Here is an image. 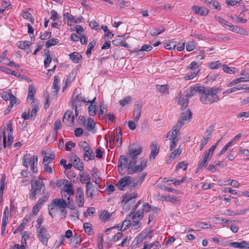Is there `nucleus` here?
Here are the masks:
<instances>
[{"label":"nucleus","mask_w":249,"mask_h":249,"mask_svg":"<svg viewBox=\"0 0 249 249\" xmlns=\"http://www.w3.org/2000/svg\"><path fill=\"white\" fill-rule=\"evenodd\" d=\"M165 30V28L164 27H161L159 28V29H154L150 31V34L153 36H156L160 33L163 32Z\"/></svg>","instance_id":"nucleus-29"},{"label":"nucleus","mask_w":249,"mask_h":249,"mask_svg":"<svg viewBox=\"0 0 249 249\" xmlns=\"http://www.w3.org/2000/svg\"><path fill=\"white\" fill-rule=\"evenodd\" d=\"M177 45V42L175 39H172L169 42L164 43V47L167 50H174Z\"/></svg>","instance_id":"nucleus-27"},{"label":"nucleus","mask_w":249,"mask_h":249,"mask_svg":"<svg viewBox=\"0 0 249 249\" xmlns=\"http://www.w3.org/2000/svg\"><path fill=\"white\" fill-rule=\"evenodd\" d=\"M0 95L1 98L6 102L9 100L10 103H11L12 100H13L14 102L17 103L18 102L17 98L13 95L11 89H9L6 91H3L1 92Z\"/></svg>","instance_id":"nucleus-8"},{"label":"nucleus","mask_w":249,"mask_h":249,"mask_svg":"<svg viewBox=\"0 0 249 249\" xmlns=\"http://www.w3.org/2000/svg\"><path fill=\"white\" fill-rule=\"evenodd\" d=\"M133 199L132 196L131 195L126 193L125 195L122 196V202H124V203H126L129 202L130 200Z\"/></svg>","instance_id":"nucleus-55"},{"label":"nucleus","mask_w":249,"mask_h":249,"mask_svg":"<svg viewBox=\"0 0 249 249\" xmlns=\"http://www.w3.org/2000/svg\"><path fill=\"white\" fill-rule=\"evenodd\" d=\"M73 163V166L75 168L77 169V170H79L80 171V173H82L81 172L84 170V164L82 161L77 162L75 164V163Z\"/></svg>","instance_id":"nucleus-60"},{"label":"nucleus","mask_w":249,"mask_h":249,"mask_svg":"<svg viewBox=\"0 0 249 249\" xmlns=\"http://www.w3.org/2000/svg\"><path fill=\"white\" fill-rule=\"evenodd\" d=\"M51 14L52 16L51 17L50 19L53 21L58 20L61 18V17L59 16L57 12L54 10H52L51 11Z\"/></svg>","instance_id":"nucleus-49"},{"label":"nucleus","mask_w":249,"mask_h":249,"mask_svg":"<svg viewBox=\"0 0 249 249\" xmlns=\"http://www.w3.org/2000/svg\"><path fill=\"white\" fill-rule=\"evenodd\" d=\"M96 108L97 107L96 105H90L88 108L89 114L91 116L95 115L97 112Z\"/></svg>","instance_id":"nucleus-43"},{"label":"nucleus","mask_w":249,"mask_h":249,"mask_svg":"<svg viewBox=\"0 0 249 249\" xmlns=\"http://www.w3.org/2000/svg\"><path fill=\"white\" fill-rule=\"evenodd\" d=\"M147 237L145 232L142 231L136 238L135 241H136V244L138 245L142 241V240Z\"/></svg>","instance_id":"nucleus-32"},{"label":"nucleus","mask_w":249,"mask_h":249,"mask_svg":"<svg viewBox=\"0 0 249 249\" xmlns=\"http://www.w3.org/2000/svg\"><path fill=\"white\" fill-rule=\"evenodd\" d=\"M71 113L72 112L69 110H68L65 112L62 120L64 124H66L67 121L70 120V119L71 117Z\"/></svg>","instance_id":"nucleus-50"},{"label":"nucleus","mask_w":249,"mask_h":249,"mask_svg":"<svg viewBox=\"0 0 249 249\" xmlns=\"http://www.w3.org/2000/svg\"><path fill=\"white\" fill-rule=\"evenodd\" d=\"M64 193H67L70 196L74 194V191L72 188V184L70 183L65 185L64 189Z\"/></svg>","instance_id":"nucleus-30"},{"label":"nucleus","mask_w":249,"mask_h":249,"mask_svg":"<svg viewBox=\"0 0 249 249\" xmlns=\"http://www.w3.org/2000/svg\"><path fill=\"white\" fill-rule=\"evenodd\" d=\"M122 133L121 131L119 132L118 134H117L116 137H117V142H116V145L117 147H120L122 144Z\"/></svg>","instance_id":"nucleus-61"},{"label":"nucleus","mask_w":249,"mask_h":249,"mask_svg":"<svg viewBox=\"0 0 249 249\" xmlns=\"http://www.w3.org/2000/svg\"><path fill=\"white\" fill-rule=\"evenodd\" d=\"M37 156L34 155L29 159V163H31V169L33 173H37Z\"/></svg>","instance_id":"nucleus-13"},{"label":"nucleus","mask_w":249,"mask_h":249,"mask_svg":"<svg viewBox=\"0 0 249 249\" xmlns=\"http://www.w3.org/2000/svg\"><path fill=\"white\" fill-rule=\"evenodd\" d=\"M47 53H45L47 57L46 58V59H45L44 62V67L45 68H47L48 67H49L50 64L51 63V62L52 61V58L50 56V55L49 54V51L47 50Z\"/></svg>","instance_id":"nucleus-42"},{"label":"nucleus","mask_w":249,"mask_h":249,"mask_svg":"<svg viewBox=\"0 0 249 249\" xmlns=\"http://www.w3.org/2000/svg\"><path fill=\"white\" fill-rule=\"evenodd\" d=\"M54 158L55 155L53 154H50L49 156L45 155L43 158V163H49L54 159Z\"/></svg>","instance_id":"nucleus-41"},{"label":"nucleus","mask_w":249,"mask_h":249,"mask_svg":"<svg viewBox=\"0 0 249 249\" xmlns=\"http://www.w3.org/2000/svg\"><path fill=\"white\" fill-rule=\"evenodd\" d=\"M91 224L89 223L86 222L83 224V229L85 232L89 235L91 234V232L92 231Z\"/></svg>","instance_id":"nucleus-35"},{"label":"nucleus","mask_w":249,"mask_h":249,"mask_svg":"<svg viewBox=\"0 0 249 249\" xmlns=\"http://www.w3.org/2000/svg\"><path fill=\"white\" fill-rule=\"evenodd\" d=\"M131 222L130 220L125 219L123 221L122 224V226L123 227V226H124V228L123 229H121L120 230L123 231H125L129 227L131 226Z\"/></svg>","instance_id":"nucleus-54"},{"label":"nucleus","mask_w":249,"mask_h":249,"mask_svg":"<svg viewBox=\"0 0 249 249\" xmlns=\"http://www.w3.org/2000/svg\"><path fill=\"white\" fill-rule=\"evenodd\" d=\"M59 42L57 38H52L47 41L45 43V46L47 48H49L53 46H55Z\"/></svg>","instance_id":"nucleus-31"},{"label":"nucleus","mask_w":249,"mask_h":249,"mask_svg":"<svg viewBox=\"0 0 249 249\" xmlns=\"http://www.w3.org/2000/svg\"><path fill=\"white\" fill-rule=\"evenodd\" d=\"M244 79L243 78V77H239L238 78H236L233 80H232L231 82L229 83L228 84H227V86L228 87H230L234 85L237 84L240 82H243L244 81Z\"/></svg>","instance_id":"nucleus-51"},{"label":"nucleus","mask_w":249,"mask_h":249,"mask_svg":"<svg viewBox=\"0 0 249 249\" xmlns=\"http://www.w3.org/2000/svg\"><path fill=\"white\" fill-rule=\"evenodd\" d=\"M30 156V154H25L23 157V159H22V163H23V165L26 167L27 168H28V165L29 164H30V163H29V157Z\"/></svg>","instance_id":"nucleus-47"},{"label":"nucleus","mask_w":249,"mask_h":249,"mask_svg":"<svg viewBox=\"0 0 249 249\" xmlns=\"http://www.w3.org/2000/svg\"><path fill=\"white\" fill-rule=\"evenodd\" d=\"M22 17L25 19L29 20L32 23H34L35 20L34 18H33L31 14L27 11L23 13Z\"/></svg>","instance_id":"nucleus-40"},{"label":"nucleus","mask_w":249,"mask_h":249,"mask_svg":"<svg viewBox=\"0 0 249 249\" xmlns=\"http://www.w3.org/2000/svg\"><path fill=\"white\" fill-rule=\"evenodd\" d=\"M68 203L64 199L54 198L51 204L48 205L49 213L53 217V213H56L58 211V208L59 209L66 208L67 207Z\"/></svg>","instance_id":"nucleus-4"},{"label":"nucleus","mask_w":249,"mask_h":249,"mask_svg":"<svg viewBox=\"0 0 249 249\" xmlns=\"http://www.w3.org/2000/svg\"><path fill=\"white\" fill-rule=\"evenodd\" d=\"M131 216L132 220H135L136 219L140 220L143 217V212L142 209H140L137 212H135V213H133Z\"/></svg>","instance_id":"nucleus-24"},{"label":"nucleus","mask_w":249,"mask_h":249,"mask_svg":"<svg viewBox=\"0 0 249 249\" xmlns=\"http://www.w3.org/2000/svg\"><path fill=\"white\" fill-rule=\"evenodd\" d=\"M178 141V138H174V139L171 140L169 146L170 150L171 151H172L176 147Z\"/></svg>","instance_id":"nucleus-63"},{"label":"nucleus","mask_w":249,"mask_h":249,"mask_svg":"<svg viewBox=\"0 0 249 249\" xmlns=\"http://www.w3.org/2000/svg\"><path fill=\"white\" fill-rule=\"evenodd\" d=\"M36 233L37 236L40 242L45 246H47L48 241L50 237V235L48 233L46 228L42 225L38 226L37 228Z\"/></svg>","instance_id":"nucleus-6"},{"label":"nucleus","mask_w":249,"mask_h":249,"mask_svg":"<svg viewBox=\"0 0 249 249\" xmlns=\"http://www.w3.org/2000/svg\"><path fill=\"white\" fill-rule=\"evenodd\" d=\"M95 158V155L91 148H89L85 152V153L83 155V159L84 160H86L87 161L89 160H93Z\"/></svg>","instance_id":"nucleus-15"},{"label":"nucleus","mask_w":249,"mask_h":249,"mask_svg":"<svg viewBox=\"0 0 249 249\" xmlns=\"http://www.w3.org/2000/svg\"><path fill=\"white\" fill-rule=\"evenodd\" d=\"M174 126L172 127L171 131H170L167 134L166 138L172 140L174 138H177V134L179 132L174 131Z\"/></svg>","instance_id":"nucleus-38"},{"label":"nucleus","mask_w":249,"mask_h":249,"mask_svg":"<svg viewBox=\"0 0 249 249\" xmlns=\"http://www.w3.org/2000/svg\"><path fill=\"white\" fill-rule=\"evenodd\" d=\"M71 240L74 243V248H78L82 241L81 238V235L76 234L74 235V237L71 239Z\"/></svg>","instance_id":"nucleus-28"},{"label":"nucleus","mask_w":249,"mask_h":249,"mask_svg":"<svg viewBox=\"0 0 249 249\" xmlns=\"http://www.w3.org/2000/svg\"><path fill=\"white\" fill-rule=\"evenodd\" d=\"M122 162L123 163V165H124L125 167H126L128 162V159L124 155H121L118 161V165H119V162Z\"/></svg>","instance_id":"nucleus-53"},{"label":"nucleus","mask_w":249,"mask_h":249,"mask_svg":"<svg viewBox=\"0 0 249 249\" xmlns=\"http://www.w3.org/2000/svg\"><path fill=\"white\" fill-rule=\"evenodd\" d=\"M133 221V224L131 225V228L133 230H137L138 228H139L141 225L142 223L140 222V220H132Z\"/></svg>","instance_id":"nucleus-46"},{"label":"nucleus","mask_w":249,"mask_h":249,"mask_svg":"<svg viewBox=\"0 0 249 249\" xmlns=\"http://www.w3.org/2000/svg\"><path fill=\"white\" fill-rule=\"evenodd\" d=\"M18 48L21 49H25L27 47H29L31 45L30 41H18L17 43Z\"/></svg>","instance_id":"nucleus-36"},{"label":"nucleus","mask_w":249,"mask_h":249,"mask_svg":"<svg viewBox=\"0 0 249 249\" xmlns=\"http://www.w3.org/2000/svg\"><path fill=\"white\" fill-rule=\"evenodd\" d=\"M215 18L218 21L225 29L230 30V27L231 23L225 20L222 17L218 16H215Z\"/></svg>","instance_id":"nucleus-21"},{"label":"nucleus","mask_w":249,"mask_h":249,"mask_svg":"<svg viewBox=\"0 0 249 249\" xmlns=\"http://www.w3.org/2000/svg\"><path fill=\"white\" fill-rule=\"evenodd\" d=\"M194 13L201 16H207L209 13V10L205 7H200L197 5H194L192 8Z\"/></svg>","instance_id":"nucleus-10"},{"label":"nucleus","mask_w":249,"mask_h":249,"mask_svg":"<svg viewBox=\"0 0 249 249\" xmlns=\"http://www.w3.org/2000/svg\"><path fill=\"white\" fill-rule=\"evenodd\" d=\"M50 193L49 192H46L45 194V195H44L42 197H41L37 201V202L36 203L37 204H38L40 206H42L44 202H45L48 198L50 196Z\"/></svg>","instance_id":"nucleus-37"},{"label":"nucleus","mask_w":249,"mask_h":249,"mask_svg":"<svg viewBox=\"0 0 249 249\" xmlns=\"http://www.w3.org/2000/svg\"><path fill=\"white\" fill-rule=\"evenodd\" d=\"M161 198L166 201L171 202L173 203H174L178 200V198L174 196H162Z\"/></svg>","instance_id":"nucleus-56"},{"label":"nucleus","mask_w":249,"mask_h":249,"mask_svg":"<svg viewBox=\"0 0 249 249\" xmlns=\"http://www.w3.org/2000/svg\"><path fill=\"white\" fill-rule=\"evenodd\" d=\"M232 142H229L227 144H226L224 147L222 149L219 154L217 155V156L219 157L223 155L228 149V148L232 144Z\"/></svg>","instance_id":"nucleus-59"},{"label":"nucleus","mask_w":249,"mask_h":249,"mask_svg":"<svg viewBox=\"0 0 249 249\" xmlns=\"http://www.w3.org/2000/svg\"><path fill=\"white\" fill-rule=\"evenodd\" d=\"M181 150L179 148L176 149L174 152H172L170 155V158L175 159L178 156L180 155Z\"/></svg>","instance_id":"nucleus-62"},{"label":"nucleus","mask_w":249,"mask_h":249,"mask_svg":"<svg viewBox=\"0 0 249 249\" xmlns=\"http://www.w3.org/2000/svg\"><path fill=\"white\" fill-rule=\"evenodd\" d=\"M143 170L142 168L140 165H134L132 167H127V173L128 174L132 175L137 172H142Z\"/></svg>","instance_id":"nucleus-18"},{"label":"nucleus","mask_w":249,"mask_h":249,"mask_svg":"<svg viewBox=\"0 0 249 249\" xmlns=\"http://www.w3.org/2000/svg\"><path fill=\"white\" fill-rule=\"evenodd\" d=\"M31 183V187L30 190L29 198L30 200H35L37 192L43 194L45 193L46 187L45 183L39 180H36L34 182L32 180Z\"/></svg>","instance_id":"nucleus-2"},{"label":"nucleus","mask_w":249,"mask_h":249,"mask_svg":"<svg viewBox=\"0 0 249 249\" xmlns=\"http://www.w3.org/2000/svg\"><path fill=\"white\" fill-rule=\"evenodd\" d=\"M6 127L0 128V141L1 139V135L3 136V146L4 148L6 147Z\"/></svg>","instance_id":"nucleus-26"},{"label":"nucleus","mask_w":249,"mask_h":249,"mask_svg":"<svg viewBox=\"0 0 249 249\" xmlns=\"http://www.w3.org/2000/svg\"><path fill=\"white\" fill-rule=\"evenodd\" d=\"M212 93L207 87H203L202 89L199 90L200 101L205 105L217 102L220 100L218 96Z\"/></svg>","instance_id":"nucleus-1"},{"label":"nucleus","mask_w":249,"mask_h":249,"mask_svg":"<svg viewBox=\"0 0 249 249\" xmlns=\"http://www.w3.org/2000/svg\"><path fill=\"white\" fill-rule=\"evenodd\" d=\"M131 98L130 96H126L122 100L119 101V104L123 107L125 106L131 101Z\"/></svg>","instance_id":"nucleus-48"},{"label":"nucleus","mask_w":249,"mask_h":249,"mask_svg":"<svg viewBox=\"0 0 249 249\" xmlns=\"http://www.w3.org/2000/svg\"><path fill=\"white\" fill-rule=\"evenodd\" d=\"M142 150V147L141 145H137L133 144L129 146L128 153L129 157H136L140 154Z\"/></svg>","instance_id":"nucleus-7"},{"label":"nucleus","mask_w":249,"mask_h":249,"mask_svg":"<svg viewBox=\"0 0 249 249\" xmlns=\"http://www.w3.org/2000/svg\"><path fill=\"white\" fill-rule=\"evenodd\" d=\"M112 43L114 46H121L126 48L130 47V45L127 43L125 40H123L120 38L113 40Z\"/></svg>","instance_id":"nucleus-16"},{"label":"nucleus","mask_w":249,"mask_h":249,"mask_svg":"<svg viewBox=\"0 0 249 249\" xmlns=\"http://www.w3.org/2000/svg\"><path fill=\"white\" fill-rule=\"evenodd\" d=\"M80 181L82 184L86 183V195L88 197L92 198L94 187L91 182V178L87 172L79 173Z\"/></svg>","instance_id":"nucleus-3"},{"label":"nucleus","mask_w":249,"mask_h":249,"mask_svg":"<svg viewBox=\"0 0 249 249\" xmlns=\"http://www.w3.org/2000/svg\"><path fill=\"white\" fill-rule=\"evenodd\" d=\"M236 70V68L234 67H229L227 65H223V71L227 73L231 74V73H234Z\"/></svg>","instance_id":"nucleus-39"},{"label":"nucleus","mask_w":249,"mask_h":249,"mask_svg":"<svg viewBox=\"0 0 249 249\" xmlns=\"http://www.w3.org/2000/svg\"><path fill=\"white\" fill-rule=\"evenodd\" d=\"M188 164L186 163L185 161H180L178 163L177 165L176 169H180L182 168L183 171H185L187 168Z\"/></svg>","instance_id":"nucleus-58"},{"label":"nucleus","mask_w":249,"mask_h":249,"mask_svg":"<svg viewBox=\"0 0 249 249\" xmlns=\"http://www.w3.org/2000/svg\"><path fill=\"white\" fill-rule=\"evenodd\" d=\"M152 206L149 205L148 203L144 202L142 205V211L143 212H149L151 210Z\"/></svg>","instance_id":"nucleus-64"},{"label":"nucleus","mask_w":249,"mask_h":249,"mask_svg":"<svg viewBox=\"0 0 249 249\" xmlns=\"http://www.w3.org/2000/svg\"><path fill=\"white\" fill-rule=\"evenodd\" d=\"M195 43L194 41H189L186 44V50L188 52L192 51L195 49Z\"/></svg>","instance_id":"nucleus-57"},{"label":"nucleus","mask_w":249,"mask_h":249,"mask_svg":"<svg viewBox=\"0 0 249 249\" xmlns=\"http://www.w3.org/2000/svg\"><path fill=\"white\" fill-rule=\"evenodd\" d=\"M249 245L246 241H242L241 242H232L230 244V247H233L235 248L243 249L246 248L247 246Z\"/></svg>","instance_id":"nucleus-17"},{"label":"nucleus","mask_w":249,"mask_h":249,"mask_svg":"<svg viewBox=\"0 0 249 249\" xmlns=\"http://www.w3.org/2000/svg\"><path fill=\"white\" fill-rule=\"evenodd\" d=\"M69 56L70 59L74 63H78L82 58V55L77 52L71 53Z\"/></svg>","instance_id":"nucleus-19"},{"label":"nucleus","mask_w":249,"mask_h":249,"mask_svg":"<svg viewBox=\"0 0 249 249\" xmlns=\"http://www.w3.org/2000/svg\"><path fill=\"white\" fill-rule=\"evenodd\" d=\"M72 236V231L70 230H68L65 232L64 235H62L61 236V242H59L56 246V247H59L61 245L65 240V238H70Z\"/></svg>","instance_id":"nucleus-23"},{"label":"nucleus","mask_w":249,"mask_h":249,"mask_svg":"<svg viewBox=\"0 0 249 249\" xmlns=\"http://www.w3.org/2000/svg\"><path fill=\"white\" fill-rule=\"evenodd\" d=\"M192 117V113L190 109L181 114L180 118L178 120L177 124L174 126V131L179 132L183 125L187 120H190Z\"/></svg>","instance_id":"nucleus-5"},{"label":"nucleus","mask_w":249,"mask_h":249,"mask_svg":"<svg viewBox=\"0 0 249 249\" xmlns=\"http://www.w3.org/2000/svg\"><path fill=\"white\" fill-rule=\"evenodd\" d=\"M95 127V123L94 122L93 119L91 118H88V123L87 126V129L88 131H90L94 129Z\"/></svg>","instance_id":"nucleus-33"},{"label":"nucleus","mask_w":249,"mask_h":249,"mask_svg":"<svg viewBox=\"0 0 249 249\" xmlns=\"http://www.w3.org/2000/svg\"><path fill=\"white\" fill-rule=\"evenodd\" d=\"M131 177L130 176H126L118 181L116 186L119 190L123 191L124 188L131 183Z\"/></svg>","instance_id":"nucleus-9"},{"label":"nucleus","mask_w":249,"mask_h":249,"mask_svg":"<svg viewBox=\"0 0 249 249\" xmlns=\"http://www.w3.org/2000/svg\"><path fill=\"white\" fill-rule=\"evenodd\" d=\"M142 108V105L140 102L136 103L134 106L133 116L135 122H138L140 118Z\"/></svg>","instance_id":"nucleus-12"},{"label":"nucleus","mask_w":249,"mask_h":249,"mask_svg":"<svg viewBox=\"0 0 249 249\" xmlns=\"http://www.w3.org/2000/svg\"><path fill=\"white\" fill-rule=\"evenodd\" d=\"M221 65V63L219 61H216L209 63V67L211 69H218Z\"/></svg>","instance_id":"nucleus-52"},{"label":"nucleus","mask_w":249,"mask_h":249,"mask_svg":"<svg viewBox=\"0 0 249 249\" xmlns=\"http://www.w3.org/2000/svg\"><path fill=\"white\" fill-rule=\"evenodd\" d=\"M150 148L151 150L150 154L149 155V160H154L156 156L158 154L159 152V148L158 147L157 143H152L150 145Z\"/></svg>","instance_id":"nucleus-14"},{"label":"nucleus","mask_w":249,"mask_h":249,"mask_svg":"<svg viewBox=\"0 0 249 249\" xmlns=\"http://www.w3.org/2000/svg\"><path fill=\"white\" fill-rule=\"evenodd\" d=\"M203 87H201L198 84L194 85L186 90V96L187 98H191L196 92L199 94V90L202 89Z\"/></svg>","instance_id":"nucleus-11"},{"label":"nucleus","mask_w":249,"mask_h":249,"mask_svg":"<svg viewBox=\"0 0 249 249\" xmlns=\"http://www.w3.org/2000/svg\"><path fill=\"white\" fill-rule=\"evenodd\" d=\"M112 213H108V212L107 210H104L102 211L100 214L99 215V219L101 220L104 221H107L110 220V217L112 215Z\"/></svg>","instance_id":"nucleus-20"},{"label":"nucleus","mask_w":249,"mask_h":249,"mask_svg":"<svg viewBox=\"0 0 249 249\" xmlns=\"http://www.w3.org/2000/svg\"><path fill=\"white\" fill-rule=\"evenodd\" d=\"M80 149H82L84 152L86 151L90 147L89 144L85 141H81L79 143Z\"/></svg>","instance_id":"nucleus-45"},{"label":"nucleus","mask_w":249,"mask_h":249,"mask_svg":"<svg viewBox=\"0 0 249 249\" xmlns=\"http://www.w3.org/2000/svg\"><path fill=\"white\" fill-rule=\"evenodd\" d=\"M0 70H1L2 71L6 72V73L10 74L12 75L17 76V75H18L17 72L12 71L9 68L0 66Z\"/></svg>","instance_id":"nucleus-34"},{"label":"nucleus","mask_w":249,"mask_h":249,"mask_svg":"<svg viewBox=\"0 0 249 249\" xmlns=\"http://www.w3.org/2000/svg\"><path fill=\"white\" fill-rule=\"evenodd\" d=\"M178 104L180 105L181 109L184 110L188 106V100L187 98L180 97L178 98Z\"/></svg>","instance_id":"nucleus-25"},{"label":"nucleus","mask_w":249,"mask_h":249,"mask_svg":"<svg viewBox=\"0 0 249 249\" xmlns=\"http://www.w3.org/2000/svg\"><path fill=\"white\" fill-rule=\"evenodd\" d=\"M59 81V77L58 75H55L54 76V80L53 84V89L55 90L54 91H53V92H55V94H53V95H57L58 91L59 90L60 87L58 85Z\"/></svg>","instance_id":"nucleus-22"},{"label":"nucleus","mask_w":249,"mask_h":249,"mask_svg":"<svg viewBox=\"0 0 249 249\" xmlns=\"http://www.w3.org/2000/svg\"><path fill=\"white\" fill-rule=\"evenodd\" d=\"M208 161H209L202 158V159L199 161L198 163V166L196 169L199 170L202 169L203 167H206L207 165V163Z\"/></svg>","instance_id":"nucleus-44"}]
</instances>
